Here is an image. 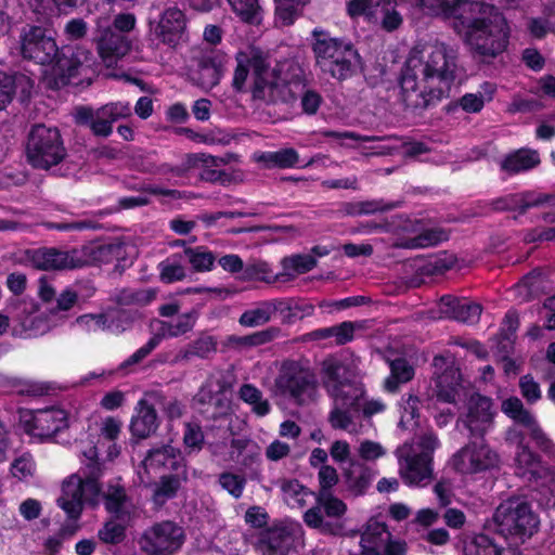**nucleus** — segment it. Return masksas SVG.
I'll list each match as a JSON object with an SVG mask.
<instances>
[{"mask_svg": "<svg viewBox=\"0 0 555 555\" xmlns=\"http://www.w3.org/2000/svg\"><path fill=\"white\" fill-rule=\"evenodd\" d=\"M411 4L453 17L455 26L464 29L472 51L483 62L495 59L508 47L511 29L507 20L493 4L470 0H411Z\"/></svg>", "mask_w": 555, "mask_h": 555, "instance_id": "1", "label": "nucleus"}, {"mask_svg": "<svg viewBox=\"0 0 555 555\" xmlns=\"http://www.w3.org/2000/svg\"><path fill=\"white\" fill-rule=\"evenodd\" d=\"M456 56L436 46L425 60L410 56L399 76V101L405 111L422 115L448 98L455 80Z\"/></svg>", "mask_w": 555, "mask_h": 555, "instance_id": "2", "label": "nucleus"}, {"mask_svg": "<svg viewBox=\"0 0 555 555\" xmlns=\"http://www.w3.org/2000/svg\"><path fill=\"white\" fill-rule=\"evenodd\" d=\"M83 475L73 474L62 483V494L56 500L68 519L77 521L86 504L96 506L102 499L105 511L119 519H131L134 511L132 500L124 486L109 482L101 490L99 478L103 473L104 460L100 457L99 446H90L81 451Z\"/></svg>", "mask_w": 555, "mask_h": 555, "instance_id": "3", "label": "nucleus"}, {"mask_svg": "<svg viewBox=\"0 0 555 555\" xmlns=\"http://www.w3.org/2000/svg\"><path fill=\"white\" fill-rule=\"evenodd\" d=\"M21 55L40 65H51L48 85L60 90L72 83L79 69L91 61L92 53L77 44L59 48L50 31L42 25H26L20 38ZM90 64H87L89 67Z\"/></svg>", "mask_w": 555, "mask_h": 555, "instance_id": "4", "label": "nucleus"}, {"mask_svg": "<svg viewBox=\"0 0 555 555\" xmlns=\"http://www.w3.org/2000/svg\"><path fill=\"white\" fill-rule=\"evenodd\" d=\"M312 37L315 64L324 75L338 81L357 75L362 66V59L351 41L332 37L321 28H314Z\"/></svg>", "mask_w": 555, "mask_h": 555, "instance_id": "5", "label": "nucleus"}, {"mask_svg": "<svg viewBox=\"0 0 555 555\" xmlns=\"http://www.w3.org/2000/svg\"><path fill=\"white\" fill-rule=\"evenodd\" d=\"M25 155L34 169L49 170L60 165L67 156L60 130L44 124L34 125L27 134Z\"/></svg>", "mask_w": 555, "mask_h": 555, "instance_id": "6", "label": "nucleus"}, {"mask_svg": "<svg viewBox=\"0 0 555 555\" xmlns=\"http://www.w3.org/2000/svg\"><path fill=\"white\" fill-rule=\"evenodd\" d=\"M538 525V517L531 506L522 499L512 498L496 507L489 528L505 538L524 540L533 534Z\"/></svg>", "mask_w": 555, "mask_h": 555, "instance_id": "7", "label": "nucleus"}, {"mask_svg": "<svg viewBox=\"0 0 555 555\" xmlns=\"http://www.w3.org/2000/svg\"><path fill=\"white\" fill-rule=\"evenodd\" d=\"M321 378L331 398L350 397L353 400L364 398V386L356 379L353 370L335 357H328L322 362Z\"/></svg>", "mask_w": 555, "mask_h": 555, "instance_id": "8", "label": "nucleus"}, {"mask_svg": "<svg viewBox=\"0 0 555 555\" xmlns=\"http://www.w3.org/2000/svg\"><path fill=\"white\" fill-rule=\"evenodd\" d=\"M182 527L165 520L147 528L140 538L141 550L147 555H172L184 542Z\"/></svg>", "mask_w": 555, "mask_h": 555, "instance_id": "9", "label": "nucleus"}, {"mask_svg": "<svg viewBox=\"0 0 555 555\" xmlns=\"http://www.w3.org/2000/svg\"><path fill=\"white\" fill-rule=\"evenodd\" d=\"M278 386L299 404L313 401L318 390L314 373L296 362L284 363Z\"/></svg>", "mask_w": 555, "mask_h": 555, "instance_id": "10", "label": "nucleus"}, {"mask_svg": "<svg viewBox=\"0 0 555 555\" xmlns=\"http://www.w3.org/2000/svg\"><path fill=\"white\" fill-rule=\"evenodd\" d=\"M399 474L409 486L425 487L434 479L433 461L426 455H418L414 447L404 443L397 448Z\"/></svg>", "mask_w": 555, "mask_h": 555, "instance_id": "11", "label": "nucleus"}, {"mask_svg": "<svg viewBox=\"0 0 555 555\" xmlns=\"http://www.w3.org/2000/svg\"><path fill=\"white\" fill-rule=\"evenodd\" d=\"M78 250H61L56 247H39L25 251L26 260L40 271H62L87 266V260L78 256Z\"/></svg>", "mask_w": 555, "mask_h": 555, "instance_id": "12", "label": "nucleus"}, {"mask_svg": "<svg viewBox=\"0 0 555 555\" xmlns=\"http://www.w3.org/2000/svg\"><path fill=\"white\" fill-rule=\"evenodd\" d=\"M451 464L456 472L472 475L495 468L499 455L482 441L470 442L452 456Z\"/></svg>", "mask_w": 555, "mask_h": 555, "instance_id": "13", "label": "nucleus"}, {"mask_svg": "<svg viewBox=\"0 0 555 555\" xmlns=\"http://www.w3.org/2000/svg\"><path fill=\"white\" fill-rule=\"evenodd\" d=\"M346 504L332 493L318 492L317 505L305 513L304 520L311 528L320 529L325 533L337 534L341 531V526L337 522L325 520L324 515L338 519L346 513Z\"/></svg>", "mask_w": 555, "mask_h": 555, "instance_id": "14", "label": "nucleus"}, {"mask_svg": "<svg viewBox=\"0 0 555 555\" xmlns=\"http://www.w3.org/2000/svg\"><path fill=\"white\" fill-rule=\"evenodd\" d=\"M436 396L439 401L454 403L461 386V374L450 351L434 357Z\"/></svg>", "mask_w": 555, "mask_h": 555, "instance_id": "15", "label": "nucleus"}, {"mask_svg": "<svg viewBox=\"0 0 555 555\" xmlns=\"http://www.w3.org/2000/svg\"><path fill=\"white\" fill-rule=\"evenodd\" d=\"M482 312V306L465 297L454 295H443L437 302V313L439 319H449L467 325H474L479 322Z\"/></svg>", "mask_w": 555, "mask_h": 555, "instance_id": "16", "label": "nucleus"}, {"mask_svg": "<svg viewBox=\"0 0 555 555\" xmlns=\"http://www.w3.org/2000/svg\"><path fill=\"white\" fill-rule=\"evenodd\" d=\"M100 57L107 67L116 64L118 60L127 55L132 47L129 35L115 33L107 26H98L93 36Z\"/></svg>", "mask_w": 555, "mask_h": 555, "instance_id": "17", "label": "nucleus"}, {"mask_svg": "<svg viewBox=\"0 0 555 555\" xmlns=\"http://www.w3.org/2000/svg\"><path fill=\"white\" fill-rule=\"evenodd\" d=\"M24 426L26 433L31 436L50 438L68 426L67 413L55 406L39 409L31 413Z\"/></svg>", "mask_w": 555, "mask_h": 555, "instance_id": "18", "label": "nucleus"}, {"mask_svg": "<svg viewBox=\"0 0 555 555\" xmlns=\"http://www.w3.org/2000/svg\"><path fill=\"white\" fill-rule=\"evenodd\" d=\"M492 402L479 393L473 395L467 402V412L457 420L473 436H483L492 426Z\"/></svg>", "mask_w": 555, "mask_h": 555, "instance_id": "19", "label": "nucleus"}, {"mask_svg": "<svg viewBox=\"0 0 555 555\" xmlns=\"http://www.w3.org/2000/svg\"><path fill=\"white\" fill-rule=\"evenodd\" d=\"M158 398L157 390L147 391L138 402L135 414L132 416L130 423L132 436L139 439H145L155 433L158 427L156 413Z\"/></svg>", "mask_w": 555, "mask_h": 555, "instance_id": "20", "label": "nucleus"}, {"mask_svg": "<svg viewBox=\"0 0 555 555\" xmlns=\"http://www.w3.org/2000/svg\"><path fill=\"white\" fill-rule=\"evenodd\" d=\"M142 467L146 474L151 472H181L185 473L184 459L181 451L173 446L166 443L152 448L142 461Z\"/></svg>", "mask_w": 555, "mask_h": 555, "instance_id": "21", "label": "nucleus"}, {"mask_svg": "<svg viewBox=\"0 0 555 555\" xmlns=\"http://www.w3.org/2000/svg\"><path fill=\"white\" fill-rule=\"evenodd\" d=\"M13 319L20 324V330L14 327V334L29 338L42 335L47 330V322L40 318L39 304L34 298H23L18 300L14 307Z\"/></svg>", "mask_w": 555, "mask_h": 555, "instance_id": "22", "label": "nucleus"}, {"mask_svg": "<svg viewBox=\"0 0 555 555\" xmlns=\"http://www.w3.org/2000/svg\"><path fill=\"white\" fill-rule=\"evenodd\" d=\"M455 262L456 257L448 253L428 257H416L410 264L414 272L412 283L416 286L425 284L435 276L442 275L451 270Z\"/></svg>", "mask_w": 555, "mask_h": 555, "instance_id": "23", "label": "nucleus"}, {"mask_svg": "<svg viewBox=\"0 0 555 555\" xmlns=\"http://www.w3.org/2000/svg\"><path fill=\"white\" fill-rule=\"evenodd\" d=\"M555 198L551 194H534L533 192L509 193L490 199V209L494 212L518 211L522 216L529 208L550 203Z\"/></svg>", "mask_w": 555, "mask_h": 555, "instance_id": "24", "label": "nucleus"}, {"mask_svg": "<svg viewBox=\"0 0 555 555\" xmlns=\"http://www.w3.org/2000/svg\"><path fill=\"white\" fill-rule=\"evenodd\" d=\"M185 28V14L180 9L173 7L166 9L162 13L158 23L153 28V33L160 42L175 48L182 39Z\"/></svg>", "mask_w": 555, "mask_h": 555, "instance_id": "25", "label": "nucleus"}, {"mask_svg": "<svg viewBox=\"0 0 555 555\" xmlns=\"http://www.w3.org/2000/svg\"><path fill=\"white\" fill-rule=\"evenodd\" d=\"M366 321H344L339 324L317 328L312 332L300 335L295 338V343H309L314 340H322L330 337L335 338V343L339 346L351 343L358 333L365 327Z\"/></svg>", "mask_w": 555, "mask_h": 555, "instance_id": "26", "label": "nucleus"}, {"mask_svg": "<svg viewBox=\"0 0 555 555\" xmlns=\"http://www.w3.org/2000/svg\"><path fill=\"white\" fill-rule=\"evenodd\" d=\"M224 62L225 55L219 51L203 54L197 61L194 81L203 89H212L221 80Z\"/></svg>", "mask_w": 555, "mask_h": 555, "instance_id": "27", "label": "nucleus"}, {"mask_svg": "<svg viewBox=\"0 0 555 555\" xmlns=\"http://www.w3.org/2000/svg\"><path fill=\"white\" fill-rule=\"evenodd\" d=\"M75 122L89 128L94 137L107 138L113 133L114 122L103 106L96 109L87 105L78 106L75 113Z\"/></svg>", "mask_w": 555, "mask_h": 555, "instance_id": "28", "label": "nucleus"}, {"mask_svg": "<svg viewBox=\"0 0 555 555\" xmlns=\"http://www.w3.org/2000/svg\"><path fill=\"white\" fill-rule=\"evenodd\" d=\"M541 164L537 150L520 147L506 154L499 163L500 170L507 177L530 171Z\"/></svg>", "mask_w": 555, "mask_h": 555, "instance_id": "29", "label": "nucleus"}, {"mask_svg": "<svg viewBox=\"0 0 555 555\" xmlns=\"http://www.w3.org/2000/svg\"><path fill=\"white\" fill-rule=\"evenodd\" d=\"M517 476L531 481L544 478L548 469L544 467L539 459L528 447L520 444L515 457Z\"/></svg>", "mask_w": 555, "mask_h": 555, "instance_id": "30", "label": "nucleus"}, {"mask_svg": "<svg viewBox=\"0 0 555 555\" xmlns=\"http://www.w3.org/2000/svg\"><path fill=\"white\" fill-rule=\"evenodd\" d=\"M273 310L284 323L293 324L314 313V306L305 299L281 298L274 299Z\"/></svg>", "mask_w": 555, "mask_h": 555, "instance_id": "31", "label": "nucleus"}, {"mask_svg": "<svg viewBox=\"0 0 555 555\" xmlns=\"http://www.w3.org/2000/svg\"><path fill=\"white\" fill-rule=\"evenodd\" d=\"M332 399L333 408L328 414V423L334 429L349 430L353 425V413L360 410L361 400H353L350 397Z\"/></svg>", "mask_w": 555, "mask_h": 555, "instance_id": "32", "label": "nucleus"}, {"mask_svg": "<svg viewBox=\"0 0 555 555\" xmlns=\"http://www.w3.org/2000/svg\"><path fill=\"white\" fill-rule=\"evenodd\" d=\"M293 541L286 528L273 527L261 534L259 547L263 555H287Z\"/></svg>", "mask_w": 555, "mask_h": 555, "instance_id": "33", "label": "nucleus"}, {"mask_svg": "<svg viewBox=\"0 0 555 555\" xmlns=\"http://www.w3.org/2000/svg\"><path fill=\"white\" fill-rule=\"evenodd\" d=\"M121 313H86L79 315L75 323L87 333L107 331L116 333L117 323L121 320Z\"/></svg>", "mask_w": 555, "mask_h": 555, "instance_id": "34", "label": "nucleus"}, {"mask_svg": "<svg viewBox=\"0 0 555 555\" xmlns=\"http://www.w3.org/2000/svg\"><path fill=\"white\" fill-rule=\"evenodd\" d=\"M390 369V375L384 380V389L388 392L395 393L399 390L402 384L410 382L415 370L413 365L404 358L387 359Z\"/></svg>", "mask_w": 555, "mask_h": 555, "instance_id": "35", "label": "nucleus"}, {"mask_svg": "<svg viewBox=\"0 0 555 555\" xmlns=\"http://www.w3.org/2000/svg\"><path fill=\"white\" fill-rule=\"evenodd\" d=\"M389 539L390 533L387 531L386 526L383 522L371 519L361 535L360 543L364 552L378 554Z\"/></svg>", "mask_w": 555, "mask_h": 555, "instance_id": "36", "label": "nucleus"}, {"mask_svg": "<svg viewBox=\"0 0 555 555\" xmlns=\"http://www.w3.org/2000/svg\"><path fill=\"white\" fill-rule=\"evenodd\" d=\"M344 478L348 489L359 495L363 494L369 488L372 480V474L367 466L358 461L351 460L348 467L344 470Z\"/></svg>", "mask_w": 555, "mask_h": 555, "instance_id": "37", "label": "nucleus"}, {"mask_svg": "<svg viewBox=\"0 0 555 555\" xmlns=\"http://www.w3.org/2000/svg\"><path fill=\"white\" fill-rule=\"evenodd\" d=\"M257 160L263 165L266 169L273 168H294L299 163V154L293 147L280 149L278 151L262 152Z\"/></svg>", "mask_w": 555, "mask_h": 555, "instance_id": "38", "label": "nucleus"}, {"mask_svg": "<svg viewBox=\"0 0 555 555\" xmlns=\"http://www.w3.org/2000/svg\"><path fill=\"white\" fill-rule=\"evenodd\" d=\"M398 207L397 203H385L383 199L345 202L341 203L339 210L350 217L363 215H373L376 212L389 211Z\"/></svg>", "mask_w": 555, "mask_h": 555, "instance_id": "39", "label": "nucleus"}, {"mask_svg": "<svg viewBox=\"0 0 555 555\" xmlns=\"http://www.w3.org/2000/svg\"><path fill=\"white\" fill-rule=\"evenodd\" d=\"M181 478L186 479L185 473L181 472L163 475L153 490V502L157 506H163L168 500L175 498L181 486Z\"/></svg>", "mask_w": 555, "mask_h": 555, "instance_id": "40", "label": "nucleus"}, {"mask_svg": "<svg viewBox=\"0 0 555 555\" xmlns=\"http://www.w3.org/2000/svg\"><path fill=\"white\" fill-rule=\"evenodd\" d=\"M449 240V233L441 228L425 229L413 237L403 238L399 246L406 249H417L436 246Z\"/></svg>", "mask_w": 555, "mask_h": 555, "instance_id": "41", "label": "nucleus"}, {"mask_svg": "<svg viewBox=\"0 0 555 555\" xmlns=\"http://www.w3.org/2000/svg\"><path fill=\"white\" fill-rule=\"evenodd\" d=\"M231 447L240 452L242 456L240 463L246 468H250L249 477L251 479L259 480L260 479V470L257 467L260 462V449L259 447L245 439H233L231 442Z\"/></svg>", "mask_w": 555, "mask_h": 555, "instance_id": "42", "label": "nucleus"}, {"mask_svg": "<svg viewBox=\"0 0 555 555\" xmlns=\"http://www.w3.org/2000/svg\"><path fill=\"white\" fill-rule=\"evenodd\" d=\"M183 262L184 259L181 253H175L162 260L157 264L159 280L165 284L183 281L186 278V271Z\"/></svg>", "mask_w": 555, "mask_h": 555, "instance_id": "43", "label": "nucleus"}, {"mask_svg": "<svg viewBox=\"0 0 555 555\" xmlns=\"http://www.w3.org/2000/svg\"><path fill=\"white\" fill-rule=\"evenodd\" d=\"M181 255L195 272H207L214 269L216 256L204 246L185 247Z\"/></svg>", "mask_w": 555, "mask_h": 555, "instance_id": "44", "label": "nucleus"}, {"mask_svg": "<svg viewBox=\"0 0 555 555\" xmlns=\"http://www.w3.org/2000/svg\"><path fill=\"white\" fill-rule=\"evenodd\" d=\"M130 519L111 516L98 531V538L105 544H119L126 538V528Z\"/></svg>", "mask_w": 555, "mask_h": 555, "instance_id": "45", "label": "nucleus"}, {"mask_svg": "<svg viewBox=\"0 0 555 555\" xmlns=\"http://www.w3.org/2000/svg\"><path fill=\"white\" fill-rule=\"evenodd\" d=\"M122 253V245L120 243L96 244L86 248V255L89 256V262L102 264L111 263L118 260Z\"/></svg>", "mask_w": 555, "mask_h": 555, "instance_id": "46", "label": "nucleus"}, {"mask_svg": "<svg viewBox=\"0 0 555 555\" xmlns=\"http://www.w3.org/2000/svg\"><path fill=\"white\" fill-rule=\"evenodd\" d=\"M519 323L518 312L513 309L508 310L505 313L496 334V347H513L516 344Z\"/></svg>", "mask_w": 555, "mask_h": 555, "instance_id": "47", "label": "nucleus"}, {"mask_svg": "<svg viewBox=\"0 0 555 555\" xmlns=\"http://www.w3.org/2000/svg\"><path fill=\"white\" fill-rule=\"evenodd\" d=\"M275 17L283 26H291L301 15L308 0H274Z\"/></svg>", "mask_w": 555, "mask_h": 555, "instance_id": "48", "label": "nucleus"}, {"mask_svg": "<svg viewBox=\"0 0 555 555\" xmlns=\"http://www.w3.org/2000/svg\"><path fill=\"white\" fill-rule=\"evenodd\" d=\"M280 334L281 330L279 327L271 326L249 335H232L229 337V341L235 344L236 347H258L272 341Z\"/></svg>", "mask_w": 555, "mask_h": 555, "instance_id": "49", "label": "nucleus"}, {"mask_svg": "<svg viewBox=\"0 0 555 555\" xmlns=\"http://www.w3.org/2000/svg\"><path fill=\"white\" fill-rule=\"evenodd\" d=\"M505 553L503 547L485 533L477 534L464 546V555H505Z\"/></svg>", "mask_w": 555, "mask_h": 555, "instance_id": "50", "label": "nucleus"}, {"mask_svg": "<svg viewBox=\"0 0 555 555\" xmlns=\"http://www.w3.org/2000/svg\"><path fill=\"white\" fill-rule=\"evenodd\" d=\"M233 12L244 23L254 25L261 20V7L259 0H228Z\"/></svg>", "mask_w": 555, "mask_h": 555, "instance_id": "51", "label": "nucleus"}, {"mask_svg": "<svg viewBox=\"0 0 555 555\" xmlns=\"http://www.w3.org/2000/svg\"><path fill=\"white\" fill-rule=\"evenodd\" d=\"M273 313V302L263 301L258 307L244 311L238 321L243 326H259L269 322Z\"/></svg>", "mask_w": 555, "mask_h": 555, "instance_id": "52", "label": "nucleus"}, {"mask_svg": "<svg viewBox=\"0 0 555 555\" xmlns=\"http://www.w3.org/2000/svg\"><path fill=\"white\" fill-rule=\"evenodd\" d=\"M240 398L253 406V411L264 416L270 412L268 400L262 398V392L250 384H245L240 388Z\"/></svg>", "mask_w": 555, "mask_h": 555, "instance_id": "53", "label": "nucleus"}, {"mask_svg": "<svg viewBox=\"0 0 555 555\" xmlns=\"http://www.w3.org/2000/svg\"><path fill=\"white\" fill-rule=\"evenodd\" d=\"M22 2L31 12L34 20L41 25L47 24L57 13L54 0H22Z\"/></svg>", "mask_w": 555, "mask_h": 555, "instance_id": "54", "label": "nucleus"}, {"mask_svg": "<svg viewBox=\"0 0 555 555\" xmlns=\"http://www.w3.org/2000/svg\"><path fill=\"white\" fill-rule=\"evenodd\" d=\"M196 321V312L182 313L176 322H162V335L178 337L191 331Z\"/></svg>", "mask_w": 555, "mask_h": 555, "instance_id": "55", "label": "nucleus"}, {"mask_svg": "<svg viewBox=\"0 0 555 555\" xmlns=\"http://www.w3.org/2000/svg\"><path fill=\"white\" fill-rule=\"evenodd\" d=\"M223 386L220 382L216 384L208 382L204 385L196 395V401L203 405H215L216 408L223 409L227 406L225 400L222 397Z\"/></svg>", "mask_w": 555, "mask_h": 555, "instance_id": "56", "label": "nucleus"}, {"mask_svg": "<svg viewBox=\"0 0 555 555\" xmlns=\"http://www.w3.org/2000/svg\"><path fill=\"white\" fill-rule=\"evenodd\" d=\"M502 410L506 415H508L519 424H522L527 427H531L534 425L533 416L530 414L529 411H527L524 408L521 400L518 398L514 397L505 400L502 403Z\"/></svg>", "mask_w": 555, "mask_h": 555, "instance_id": "57", "label": "nucleus"}, {"mask_svg": "<svg viewBox=\"0 0 555 555\" xmlns=\"http://www.w3.org/2000/svg\"><path fill=\"white\" fill-rule=\"evenodd\" d=\"M24 79V75L9 74L0 69V111L11 103L17 82Z\"/></svg>", "mask_w": 555, "mask_h": 555, "instance_id": "58", "label": "nucleus"}, {"mask_svg": "<svg viewBox=\"0 0 555 555\" xmlns=\"http://www.w3.org/2000/svg\"><path fill=\"white\" fill-rule=\"evenodd\" d=\"M317 264V259L310 254H297L282 259L283 269L297 274L310 272Z\"/></svg>", "mask_w": 555, "mask_h": 555, "instance_id": "59", "label": "nucleus"}, {"mask_svg": "<svg viewBox=\"0 0 555 555\" xmlns=\"http://www.w3.org/2000/svg\"><path fill=\"white\" fill-rule=\"evenodd\" d=\"M244 63L251 68L253 75L268 74L270 63L268 56L260 49H251L250 53L245 52L237 53Z\"/></svg>", "mask_w": 555, "mask_h": 555, "instance_id": "60", "label": "nucleus"}, {"mask_svg": "<svg viewBox=\"0 0 555 555\" xmlns=\"http://www.w3.org/2000/svg\"><path fill=\"white\" fill-rule=\"evenodd\" d=\"M276 87L278 85L274 81L268 79V74L253 75V82L248 92L251 93L254 100L274 102L271 96L267 99V91L272 92Z\"/></svg>", "mask_w": 555, "mask_h": 555, "instance_id": "61", "label": "nucleus"}, {"mask_svg": "<svg viewBox=\"0 0 555 555\" xmlns=\"http://www.w3.org/2000/svg\"><path fill=\"white\" fill-rule=\"evenodd\" d=\"M244 279L271 283L276 280L270 266L264 261H258L245 267L243 271Z\"/></svg>", "mask_w": 555, "mask_h": 555, "instance_id": "62", "label": "nucleus"}, {"mask_svg": "<svg viewBox=\"0 0 555 555\" xmlns=\"http://www.w3.org/2000/svg\"><path fill=\"white\" fill-rule=\"evenodd\" d=\"M415 446L416 454L426 455L433 461L434 452L439 448L440 441L433 430H426L417 436Z\"/></svg>", "mask_w": 555, "mask_h": 555, "instance_id": "63", "label": "nucleus"}, {"mask_svg": "<svg viewBox=\"0 0 555 555\" xmlns=\"http://www.w3.org/2000/svg\"><path fill=\"white\" fill-rule=\"evenodd\" d=\"M219 483L228 491L234 499H240L243 494L246 479L233 473H222L219 476Z\"/></svg>", "mask_w": 555, "mask_h": 555, "instance_id": "64", "label": "nucleus"}]
</instances>
